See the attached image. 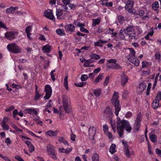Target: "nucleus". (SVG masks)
<instances>
[{
    "instance_id": "6",
    "label": "nucleus",
    "mask_w": 161,
    "mask_h": 161,
    "mask_svg": "<svg viewBox=\"0 0 161 161\" xmlns=\"http://www.w3.org/2000/svg\"><path fill=\"white\" fill-rule=\"evenodd\" d=\"M7 48L9 52L14 53H19L21 50L20 48L14 43L8 44L7 46Z\"/></svg>"
},
{
    "instance_id": "61",
    "label": "nucleus",
    "mask_w": 161,
    "mask_h": 161,
    "mask_svg": "<svg viewBox=\"0 0 161 161\" xmlns=\"http://www.w3.org/2000/svg\"><path fill=\"white\" fill-rule=\"evenodd\" d=\"M15 158L19 161H24V159L19 155L16 156Z\"/></svg>"
},
{
    "instance_id": "20",
    "label": "nucleus",
    "mask_w": 161,
    "mask_h": 161,
    "mask_svg": "<svg viewBox=\"0 0 161 161\" xmlns=\"http://www.w3.org/2000/svg\"><path fill=\"white\" fill-rule=\"evenodd\" d=\"M74 24L75 25H76L78 27H80V30L81 31L86 33H89V31L84 27L85 25L84 24L81 23L80 22L78 23L77 24L74 23Z\"/></svg>"
},
{
    "instance_id": "55",
    "label": "nucleus",
    "mask_w": 161,
    "mask_h": 161,
    "mask_svg": "<svg viewBox=\"0 0 161 161\" xmlns=\"http://www.w3.org/2000/svg\"><path fill=\"white\" fill-rule=\"evenodd\" d=\"M125 38V35H120V34H118V36H117V39H120L121 40H124Z\"/></svg>"
},
{
    "instance_id": "18",
    "label": "nucleus",
    "mask_w": 161,
    "mask_h": 161,
    "mask_svg": "<svg viewBox=\"0 0 161 161\" xmlns=\"http://www.w3.org/2000/svg\"><path fill=\"white\" fill-rule=\"evenodd\" d=\"M52 50V47L49 44H47L43 46L42 49V51L44 53H48Z\"/></svg>"
},
{
    "instance_id": "50",
    "label": "nucleus",
    "mask_w": 161,
    "mask_h": 161,
    "mask_svg": "<svg viewBox=\"0 0 161 161\" xmlns=\"http://www.w3.org/2000/svg\"><path fill=\"white\" fill-rule=\"evenodd\" d=\"M108 127L107 125H104L103 126V130L105 133L108 131Z\"/></svg>"
},
{
    "instance_id": "2",
    "label": "nucleus",
    "mask_w": 161,
    "mask_h": 161,
    "mask_svg": "<svg viewBox=\"0 0 161 161\" xmlns=\"http://www.w3.org/2000/svg\"><path fill=\"white\" fill-rule=\"evenodd\" d=\"M119 136L121 137L123 134L124 130L128 133H130L132 129L129 122L126 120L122 119L121 123L117 127Z\"/></svg>"
},
{
    "instance_id": "31",
    "label": "nucleus",
    "mask_w": 161,
    "mask_h": 161,
    "mask_svg": "<svg viewBox=\"0 0 161 161\" xmlns=\"http://www.w3.org/2000/svg\"><path fill=\"white\" fill-rule=\"evenodd\" d=\"M101 21L100 19H92V26L93 27L95 26L96 25L99 24Z\"/></svg>"
},
{
    "instance_id": "56",
    "label": "nucleus",
    "mask_w": 161,
    "mask_h": 161,
    "mask_svg": "<svg viewBox=\"0 0 161 161\" xmlns=\"http://www.w3.org/2000/svg\"><path fill=\"white\" fill-rule=\"evenodd\" d=\"M76 136L72 133L70 135V139L73 141H75V139Z\"/></svg>"
},
{
    "instance_id": "45",
    "label": "nucleus",
    "mask_w": 161,
    "mask_h": 161,
    "mask_svg": "<svg viewBox=\"0 0 161 161\" xmlns=\"http://www.w3.org/2000/svg\"><path fill=\"white\" fill-rule=\"evenodd\" d=\"M142 68H143L148 66L149 63L146 61H143L142 62Z\"/></svg>"
},
{
    "instance_id": "32",
    "label": "nucleus",
    "mask_w": 161,
    "mask_h": 161,
    "mask_svg": "<svg viewBox=\"0 0 161 161\" xmlns=\"http://www.w3.org/2000/svg\"><path fill=\"white\" fill-rule=\"evenodd\" d=\"M57 34L61 36L65 35L64 31L63 29H58L56 30Z\"/></svg>"
},
{
    "instance_id": "14",
    "label": "nucleus",
    "mask_w": 161,
    "mask_h": 161,
    "mask_svg": "<svg viewBox=\"0 0 161 161\" xmlns=\"http://www.w3.org/2000/svg\"><path fill=\"white\" fill-rule=\"evenodd\" d=\"M120 79L121 86L124 87L129 80L128 77L125 74L124 72H123L121 75Z\"/></svg>"
},
{
    "instance_id": "24",
    "label": "nucleus",
    "mask_w": 161,
    "mask_h": 161,
    "mask_svg": "<svg viewBox=\"0 0 161 161\" xmlns=\"http://www.w3.org/2000/svg\"><path fill=\"white\" fill-rule=\"evenodd\" d=\"M103 73L99 74L98 75L95 79L94 84V85H97L98 82H99L103 78Z\"/></svg>"
},
{
    "instance_id": "8",
    "label": "nucleus",
    "mask_w": 161,
    "mask_h": 161,
    "mask_svg": "<svg viewBox=\"0 0 161 161\" xmlns=\"http://www.w3.org/2000/svg\"><path fill=\"white\" fill-rule=\"evenodd\" d=\"M107 62L109 64L113 63V64L109 65L107 64V67L109 69H118L121 68V67L117 63H116L117 61L115 59H111L107 61Z\"/></svg>"
},
{
    "instance_id": "49",
    "label": "nucleus",
    "mask_w": 161,
    "mask_h": 161,
    "mask_svg": "<svg viewBox=\"0 0 161 161\" xmlns=\"http://www.w3.org/2000/svg\"><path fill=\"white\" fill-rule=\"evenodd\" d=\"M6 12L8 14H11L14 12L13 9V7H11L9 8H7L6 10Z\"/></svg>"
},
{
    "instance_id": "5",
    "label": "nucleus",
    "mask_w": 161,
    "mask_h": 161,
    "mask_svg": "<svg viewBox=\"0 0 161 161\" xmlns=\"http://www.w3.org/2000/svg\"><path fill=\"white\" fill-rule=\"evenodd\" d=\"M47 151L48 155L51 158L54 160L57 159L58 158L56 156L57 153L53 146L50 144L48 145L47 146Z\"/></svg>"
},
{
    "instance_id": "47",
    "label": "nucleus",
    "mask_w": 161,
    "mask_h": 161,
    "mask_svg": "<svg viewBox=\"0 0 161 161\" xmlns=\"http://www.w3.org/2000/svg\"><path fill=\"white\" fill-rule=\"evenodd\" d=\"M124 153L126 156L127 158H130V151L128 149H126L124 150Z\"/></svg>"
},
{
    "instance_id": "37",
    "label": "nucleus",
    "mask_w": 161,
    "mask_h": 161,
    "mask_svg": "<svg viewBox=\"0 0 161 161\" xmlns=\"http://www.w3.org/2000/svg\"><path fill=\"white\" fill-rule=\"evenodd\" d=\"M90 57L92 59L95 60H98L100 58V57L99 55L95 54H92L90 55Z\"/></svg>"
},
{
    "instance_id": "62",
    "label": "nucleus",
    "mask_w": 161,
    "mask_h": 161,
    "mask_svg": "<svg viewBox=\"0 0 161 161\" xmlns=\"http://www.w3.org/2000/svg\"><path fill=\"white\" fill-rule=\"evenodd\" d=\"M132 113L128 111L126 114L125 117L127 118H129L132 116Z\"/></svg>"
},
{
    "instance_id": "1",
    "label": "nucleus",
    "mask_w": 161,
    "mask_h": 161,
    "mask_svg": "<svg viewBox=\"0 0 161 161\" xmlns=\"http://www.w3.org/2000/svg\"><path fill=\"white\" fill-rule=\"evenodd\" d=\"M118 95V92H114L113 93L111 101L113 106L115 108V114L117 117L116 122L117 126L119 125L122 121V120H121L120 117L118 116L119 112L121 110V106L119 103V101L118 100L119 98Z\"/></svg>"
},
{
    "instance_id": "29",
    "label": "nucleus",
    "mask_w": 161,
    "mask_h": 161,
    "mask_svg": "<svg viewBox=\"0 0 161 161\" xmlns=\"http://www.w3.org/2000/svg\"><path fill=\"white\" fill-rule=\"evenodd\" d=\"M152 8L153 10L157 11L159 8V3L158 1H156L152 5Z\"/></svg>"
},
{
    "instance_id": "3",
    "label": "nucleus",
    "mask_w": 161,
    "mask_h": 161,
    "mask_svg": "<svg viewBox=\"0 0 161 161\" xmlns=\"http://www.w3.org/2000/svg\"><path fill=\"white\" fill-rule=\"evenodd\" d=\"M127 50H129V53L126 57V58L130 62L135 66H138L140 61L138 58L136 57V52L134 49L133 48H128L126 49V51Z\"/></svg>"
},
{
    "instance_id": "63",
    "label": "nucleus",
    "mask_w": 161,
    "mask_h": 161,
    "mask_svg": "<svg viewBox=\"0 0 161 161\" xmlns=\"http://www.w3.org/2000/svg\"><path fill=\"white\" fill-rule=\"evenodd\" d=\"M12 126L13 128H14V129H15L17 131H22V130L21 129L19 128L17 126L15 125H14V124L13 125H12Z\"/></svg>"
},
{
    "instance_id": "44",
    "label": "nucleus",
    "mask_w": 161,
    "mask_h": 161,
    "mask_svg": "<svg viewBox=\"0 0 161 161\" xmlns=\"http://www.w3.org/2000/svg\"><path fill=\"white\" fill-rule=\"evenodd\" d=\"M89 77L86 75H82L81 76V80L82 81H86Z\"/></svg>"
},
{
    "instance_id": "25",
    "label": "nucleus",
    "mask_w": 161,
    "mask_h": 161,
    "mask_svg": "<svg viewBox=\"0 0 161 161\" xmlns=\"http://www.w3.org/2000/svg\"><path fill=\"white\" fill-rule=\"evenodd\" d=\"M108 41H97L94 42V45L96 47H102L103 46V44L107 42Z\"/></svg>"
},
{
    "instance_id": "28",
    "label": "nucleus",
    "mask_w": 161,
    "mask_h": 161,
    "mask_svg": "<svg viewBox=\"0 0 161 161\" xmlns=\"http://www.w3.org/2000/svg\"><path fill=\"white\" fill-rule=\"evenodd\" d=\"M116 145L114 144L111 145L110 147L109 152L111 154H113L116 151L115 150Z\"/></svg>"
},
{
    "instance_id": "15",
    "label": "nucleus",
    "mask_w": 161,
    "mask_h": 161,
    "mask_svg": "<svg viewBox=\"0 0 161 161\" xmlns=\"http://www.w3.org/2000/svg\"><path fill=\"white\" fill-rule=\"evenodd\" d=\"M134 3V2L133 0H126V4L125 8V9L127 10L129 12H130Z\"/></svg>"
},
{
    "instance_id": "60",
    "label": "nucleus",
    "mask_w": 161,
    "mask_h": 161,
    "mask_svg": "<svg viewBox=\"0 0 161 161\" xmlns=\"http://www.w3.org/2000/svg\"><path fill=\"white\" fill-rule=\"evenodd\" d=\"M126 33V31L125 30V28L123 30L121 29L119 31V32L118 33V34H120V35H125V34Z\"/></svg>"
},
{
    "instance_id": "19",
    "label": "nucleus",
    "mask_w": 161,
    "mask_h": 161,
    "mask_svg": "<svg viewBox=\"0 0 161 161\" xmlns=\"http://www.w3.org/2000/svg\"><path fill=\"white\" fill-rule=\"evenodd\" d=\"M25 113H28L32 115H36L37 111L34 108H29L25 109L24 111Z\"/></svg>"
},
{
    "instance_id": "59",
    "label": "nucleus",
    "mask_w": 161,
    "mask_h": 161,
    "mask_svg": "<svg viewBox=\"0 0 161 161\" xmlns=\"http://www.w3.org/2000/svg\"><path fill=\"white\" fill-rule=\"evenodd\" d=\"M62 1L64 5H67L69 4L70 0H62Z\"/></svg>"
},
{
    "instance_id": "34",
    "label": "nucleus",
    "mask_w": 161,
    "mask_h": 161,
    "mask_svg": "<svg viewBox=\"0 0 161 161\" xmlns=\"http://www.w3.org/2000/svg\"><path fill=\"white\" fill-rule=\"evenodd\" d=\"M63 14V11L62 10L59 9L58 10L57 9L56 11V15L58 19H59V17L61 16Z\"/></svg>"
},
{
    "instance_id": "64",
    "label": "nucleus",
    "mask_w": 161,
    "mask_h": 161,
    "mask_svg": "<svg viewBox=\"0 0 161 161\" xmlns=\"http://www.w3.org/2000/svg\"><path fill=\"white\" fill-rule=\"evenodd\" d=\"M14 107L13 106H11L8 108H7L5 109V111L6 112L10 111L14 109Z\"/></svg>"
},
{
    "instance_id": "40",
    "label": "nucleus",
    "mask_w": 161,
    "mask_h": 161,
    "mask_svg": "<svg viewBox=\"0 0 161 161\" xmlns=\"http://www.w3.org/2000/svg\"><path fill=\"white\" fill-rule=\"evenodd\" d=\"M109 78L110 77L109 75H107L106 77L105 80L103 83V85L104 86H106L108 85L109 82Z\"/></svg>"
},
{
    "instance_id": "16",
    "label": "nucleus",
    "mask_w": 161,
    "mask_h": 161,
    "mask_svg": "<svg viewBox=\"0 0 161 161\" xmlns=\"http://www.w3.org/2000/svg\"><path fill=\"white\" fill-rule=\"evenodd\" d=\"M65 30L67 32L70 31L73 32L75 30V26L72 24H67L64 26Z\"/></svg>"
},
{
    "instance_id": "12",
    "label": "nucleus",
    "mask_w": 161,
    "mask_h": 161,
    "mask_svg": "<svg viewBox=\"0 0 161 161\" xmlns=\"http://www.w3.org/2000/svg\"><path fill=\"white\" fill-rule=\"evenodd\" d=\"M45 92H46V95L44 98L45 100L48 99L51 96L52 93V89L50 85H47L45 87Z\"/></svg>"
},
{
    "instance_id": "13",
    "label": "nucleus",
    "mask_w": 161,
    "mask_h": 161,
    "mask_svg": "<svg viewBox=\"0 0 161 161\" xmlns=\"http://www.w3.org/2000/svg\"><path fill=\"white\" fill-rule=\"evenodd\" d=\"M103 114L106 117L107 119L108 118L109 119H112L113 113L112 109L109 106L107 107L104 110Z\"/></svg>"
},
{
    "instance_id": "4",
    "label": "nucleus",
    "mask_w": 161,
    "mask_h": 161,
    "mask_svg": "<svg viewBox=\"0 0 161 161\" xmlns=\"http://www.w3.org/2000/svg\"><path fill=\"white\" fill-rule=\"evenodd\" d=\"M63 106L65 113L70 114L72 111L70 98L67 96L64 95L62 97Z\"/></svg>"
},
{
    "instance_id": "52",
    "label": "nucleus",
    "mask_w": 161,
    "mask_h": 161,
    "mask_svg": "<svg viewBox=\"0 0 161 161\" xmlns=\"http://www.w3.org/2000/svg\"><path fill=\"white\" fill-rule=\"evenodd\" d=\"M105 134L109 139H110L112 138L113 137V135L112 133L108 131V132L105 133Z\"/></svg>"
},
{
    "instance_id": "22",
    "label": "nucleus",
    "mask_w": 161,
    "mask_h": 161,
    "mask_svg": "<svg viewBox=\"0 0 161 161\" xmlns=\"http://www.w3.org/2000/svg\"><path fill=\"white\" fill-rule=\"evenodd\" d=\"M102 89L100 88L94 89L93 90V92L97 98L101 96L102 94Z\"/></svg>"
},
{
    "instance_id": "23",
    "label": "nucleus",
    "mask_w": 161,
    "mask_h": 161,
    "mask_svg": "<svg viewBox=\"0 0 161 161\" xmlns=\"http://www.w3.org/2000/svg\"><path fill=\"white\" fill-rule=\"evenodd\" d=\"M159 101L158 99H154L152 104V107L154 109L160 107L159 104Z\"/></svg>"
},
{
    "instance_id": "54",
    "label": "nucleus",
    "mask_w": 161,
    "mask_h": 161,
    "mask_svg": "<svg viewBox=\"0 0 161 161\" xmlns=\"http://www.w3.org/2000/svg\"><path fill=\"white\" fill-rule=\"evenodd\" d=\"M155 58L157 59H160V57H161V55L158 52H156V53L155 54Z\"/></svg>"
},
{
    "instance_id": "48",
    "label": "nucleus",
    "mask_w": 161,
    "mask_h": 161,
    "mask_svg": "<svg viewBox=\"0 0 161 161\" xmlns=\"http://www.w3.org/2000/svg\"><path fill=\"white\" fill-rule=\"evenodd\" d=\"M123 45V42H118L115 45V47L119 48L120 49H121L122 48V46Z\"/></svg>"
},
{
    "instance_id": "46",
    "label": "nucleus",
    "mask_w": 161,
    "mask_h": 161,
    "mask_svg": "<svg viewBox=\"0 0 161 161\" xmlns=\"http://www.w3.org/2000/svg\"><path fill=\"white\" fill-rule=\"evenodd\" d=\"M101 4L102 5L106 6L107 7H111L113 6V3L112 2H111L109 3H102Z\"/></svg>"
},
{
    "instance_id": "9",
    "label": "nucleus",
    "mask_w": 161,
    "mask_h": 161,
    "mask_svg": "<svg viewBox=\"0 0 161 161\" xmlns=\"http://www.w3.org/2000/svg\"><path fill=\"white\" fill-rule=\"evenodd\" d=\"M18 33L16 31H8L5 33V37L7 39H15L17 36Z\"/></svg>"
},
{
    "instance_id": "41",
    "label": "nucleus",
    "mask_w": 161,
    "mask_h": 161,
    "mask_svg": "<svg viewBox=\"0 0 161 161\" xmlns=\"http://www.w3.org/2000/svg\"><path fill=\"white\" fill-rule=\"evenodd\" d=\"M118 21L120 24H122L125 21L124 17L122 15H119L118 17Z\"/></svg>"
},
{
    "instance_id": "38",
    "label": "nucleus",
    "mask_w": 161,
    "mask_h": 161,
    "mask_svg": "<svg viewBox=\"0 0 161 161\" xmlns=\"http://www.w3.org/2000/svg\"><path fill=\"white\" fill-rule=\"evenodd\" d=\"M1 125L4 130H8L9 128L8 125L5 123H2Z\"/></svg>"
},
{
    "instance_id": "43",
    "label": "nucleus",
    "mask_w": 161,
    "mask_h": 161,
    "mask_svg": "<svg viewBox=\"0 0 161 161\" xmlns=\"http://www.w3.org/2000/svg\"><path fill=\"white\" fill-rule=\"evenodd\" d=\"M55 71V69L52 70L50 73L51 77L52 80L53 81H54L56 80V78L55 77V75L54 74V73Z\"/></svg>"
},
{
    "instance_id": "39",
    "label": "nucleus",
    "mask_w": 161,
    "mask_h": 161,
    "mask_svg": "<svg viewBox=\"0 0 161 161\" xmlns=\"http://www.w3.org/2000/svg\"><path fill=\"white\" fill-rule=\"evenodd\" d=\"M122 144L124 146V150L128 149V142L126 141L125 140L123 139L122 141Z\"/></svg>"
},
{
    "instance_id": "36",
    "label": "nucleus",
    "mask_w": 161,
    "mask_h": 161,
    "mask_svg": "<svg viewBox=\"0 0 161 161\" xmlns=\"http://www.w3.org/2000/svg\"><path fill=\"white\" fill-rule=\"evenodd\" d=\"M159 75H160L159 73H158L156 75L155 77V78L154 82V84L153 85V88H155L156 87V86L157 83V82H158V77L159 76Z\"/></svg>"
},
{
    "instance_id": "51",
    "label": "nucleus",
    "mask_w": 161,
    "mask_h": 161,
    "mask_svg": "<svg viewBox=\"0 0 161 161\" xmlns=\"http://www.w3.org/2000/svg\"><path fill=\"white\" fill-rule=\"evenodd\" d=\"M32 27L31 26H28L25 29V32L26 33H30V32L31 31Z\"/></svg>"
},
{
    "instance_id": "11",
    "label": "nucleus",
    "mask_w": 161,
    "mask_h": 161,
    "mask_svg": "<svg viewBox=\"0 0 161 161\" xmlns=\"http://www.w3.org/2000/svg\"><path fill=\"white\" fill-rule=\"evenodd\" d=\"M96 128L94 127H90L89 129V138L90 140H92V142H94L95 140L94 139V136L96 133Z\"/></svg>"
},
{
    "instance_id": "27",
    "label": "nucleus",
    "mask_w": 161,
    "mask_h": 161,
    "mask_svg": "<svg viewBox=\"0 0 161 161\" xmlns=\"http://www.w3.org/2000/svg\"><path fill=\"white\" fill-rule=\"evenodd\" d=\"M110 119V124L111 125L112 129L114 130V132H115L116 129L115 121L114 120H113L112 119Z\"/></svg>"
},
{
    "instance_id": "26",
    "label": "nucleus",
    "mask_w": 161,
    "mask_h": 161,
    "mask_svg": "<svg viewBox=\"0 0 161 161\" xmlns=\"http://www.w3.org/2000/svg\"><path fill=\"white\" fill-rule=\"evenodd\" d=\"M126 31L127 32H131L134 30V26L133 25H127L125 28Z\"/></svg>"
},
{
    "instance_id": "30",
    "label": "nucleus",
    "mask_w": 161,
    "mask_h": 161,
    "mask_svg": "<svg viewBox=\"0 0 161 161\" xmlns=\"http://www.w3.org/2000/svg\"><path fill=\"white\" fill-rule=\"evenodd\" d=\"M150 140L153 142L155 143L157 141V137L155 135L152 134L149 135Z\"/></svg>"
},
{
    "instance_id": "33",
    "label": "nucleus",
    "mask_w": 161,
    "mask_h": 161,
    "mask_svg": "<svg viewBox=\"0 0 161 161\" xmlns=\"http://www.w3.org/2000/svg\"><path fill=\"white\" fill-rule=\"evenodd\" d=\"M92 161H99V157L98 155L96 153L93 154L92 157Z\"/></svg>"
},
{
    "instance_id": "35",
    "label": "nucleus",
    "mask_w": 161,
    "mask_h": 161,
    "mask_svg": "<svg viewBox=\"0 0 161 161\" xmlns=\"http://www.w3.org/2000/svg\"><path fill=\"white\" fill-rule=\"evenodd\" d=\"M136 34L135 33H129L128 34V36H129V39H136Z\"/></svg>"
},
{
    "instance_id": "53",
    "label": "nucleus",
    "mask_w": 161,
    "mask_h": 161,
    "mask_svg": "<svg viewBox=\"0 0 161 161\" xmlns=\"http://www.w3.org/2000/svg\"><path fill=\"white\" fill-rule=\"evenodd\" d=\"M155 99H158L159 101L161 100V92H159L157 94Z\"/></svg>"
},
{
    "instance_id": "21",
    "label": "nucleus",
    "mask_w": 161,
    "mask_h": 161,
    "mask_svg": "<svg viewBox=\"0 0 161 161\" xmlns=\"http://www.w3.org/2000/svg\"><path fill=\"white\" fill-rule=\"evenodd\" d=\"M58 132V130L53 131L50 130L46 132L45 134L50 137L55 136L57 135Z\"/></svg>"
},
{
    "instance_id": "57",
    "label": "nucleus",
    "mask_w": 161,
    "mask_h": 161,
    "mask_svg": "<svg viewBox=\"0 0 161 161\" xmlns=\"http://www.w3.org/2000/svg\"><path fill=\"white\" fill-rule=\"evenodd\" d=\"M29 148V151L30 153H31L34 150V147L33 145L32 144L30 146L28 147Z\"/></svg>"
},
{
    "instance_id": "58",
    "label": "nucleus",
    "mask_w": 161,
    "mask_h": 161,
    "mask_svg": "<svg viewBox=\"0 0 161 161\" xmlns=\"http://www.w3.org/2000/svg\"><path fill=\"white\" fill-rule=\"evenodd\" d=\"M155 152L159 156L161 157V150L158 148H157L155 150Z\"/></svg>"
},
{
    "instance_id": "10",
    "label": "nucleus",
    "mask_w": 161,
    "mask_h": 161,
    "mask_svg": "<svg viewBox=\"0 0 161 161\" xmlns=\"http://www.w3.org/2000/svg\"><path fill=\"white\" fill-rule=\"evenodd\" d=\"M44 15L45 17L50 20L54 21L55 20V18L52 11L51 9H48L45 10L44 11Z\"/></svg>"
},
{
    "instance_id": "17",
    "label": "nucleus",
    "mask_w": 161,
    "mask_h": 161,
    "mask_svg": "<svg viewBox=\"0 0 161 161\" xmlns=\"http://www.w3.org/2000/svg\"><path fill=\"white\" fill-rule=\"evenodd\" d=\"M147 86L146 84L144 82H142L139 85V87L137 88L138 92L142 93L145 90Z\"/></svg>"
},
{
    "instance_id": "42",
    "label": "nucleus",
    "mask_w": 161,
    "mask_h": 161,
    "mask_svg": "<svg viewBox=\"0 0 161 161\" xmlns=\"http://www.w3.org/2000/svg\"><path fill=\"white\" fill-rule=\"evenodd\" d=\"M86 84V82H81L79 83H75V85L77 87H82L85 86Z\"/></svg>"
},
{
    "instance_id": "7",
    "label": "nucleus",
    "mask_w": 161,
    "mask_h": 161,
    "mask_svg": "<svg viewBox=\"0 0 161 161\" xmlns=\"http://www.w3.org/2000/svg\"><path fill=\"white\" fill-rule=\"evenodd\" d=\"M142 121V117L139 114L137 115L136 119L133 126V130L135 132H138L140 128L141 122Z\"/></svg>"
}]
</instances>
